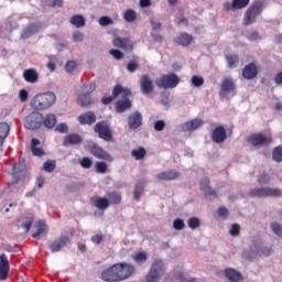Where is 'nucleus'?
Returning a JSON list of instances; mask_svg holds the SVG:
<instances>
[{
    "mask_svg": "<svg viewBox=\"0 0 282 282\" xmlns=\"http://www.w3.org/2000/svg\"><path fill=\"white\" fill-rule=\"evenodd\" d=\"M24 127L29 131H36L43 127V113L33 111L29 113L24 119Z\"/></svg>",
    "mask_w": 282,
    "mask_h": 282,
    "instance_id": "nucleus-8",
    "label": "nucleus"
},
{
    "mask_svg": "<svg viewBox=\"0 0 282 282\" xmlns=\"http://www.w3.org/2000/svg\"><path fill=\"white\" fill-rule=\"evenodd\" d=\"M249 197H282V189L279 187H256L249 191Z\"/></svg>",
    "mask_w": 282,
    "mask_h": 282,
    "instance_id": "nucleus-4",
    "label": "nucleus"
},
{
    "mask_svg": "<svg viewBox=\"0 0 282 282\" xmlns=\"http://www.w3.org/2000/svg\"><path fill=\"white\" fill-rule=\"evenodd\" d=\"M237 91V85L232 78L225 77L220 85V94H235Z\"/></svg>",
    "mask_w": 282,
    "mask_h": 282,
    "instance_id": "nucleus-21",
    "label": "nucleus"
},
{
    "mask_svg": "<svg viewBox=\"0 0 282 282\" xmlns=\"http://www.w3.org/2000/svg\"><path fill=\"white\" fill-rule=\"evenodd\" d=\"M10 274V261L6 253L0 254V281H6Z\"/></svg>",
    "mask_w": 282,
    "mask_h": 282,
    "instance_id": "nucleus-16",
    "label": "nucleus"
},
{
    "mask_svg": "<svg viewBox=\"0 0 282 282\" xmlns=\"http://www.w3.org/2000/svg\"><path fill=\"white\" fill-rule=\"evenodd\" d=\"M263 12V2L254 1L245 12L242 23L245 26L252 25Z\"/></svg>",
    "mask_w": 282,
    "mask_h": 282,
    "instance_id": "nucleus-3",
    "label": "nucleus"
},
{
    "mask_svg": "<svg viewBox=\"0 0 282 282\" xmlns=\"http://www.w3.org/2000/svg\"><path fill=\"white\" fill-rule=\"evenodd\" d=\"M83 143V137L78 133H69L63 140V147H76Z\"/></svg>",
    "mask_w": 282,
    "mask_h": 282,
    "instance_id": "nucleus-23",
    "label": "nucleus"
},
{
    "mask_svg": "<svg viewBox=\"0 0 282 282\" xmlns=\"http://www.w3.org/2000/svg\"><path fill=\"white\" fill-rule=\"evenodd\" d=\"M94 131L98 134L100 140H104L105 142H113V132H111V127L106 120L98 121L94 127Z\"/></svg>",
    "mask_w": 282,
    "mask_h": 282,
    "instance_id": "nucleus-7",
    "label": "nucleus"
},
{
    "mask_svg": "<svg viewBox=\"0 0 282 282\" xmlns=\"http://www.w3.org/2000/svg\"><path fill=\"white\" fill-rule=\"evenodd\" d=\"M112 94L115 98H118V96H121L123 100H127L129 96H131V89L122 87L120 84L116 85L112 89Z\"/></svg>",
    "mask_w": 282,
    "mask_h": 282,
    "instance_id": "nucleus-26",
    "label": "nucleus"
},
{
    "mask_svg": "<svg viewBox=\"0 0 282 282\" xmlns=\"http://www.w3.org/2000/svg\"><path fill=\"white\" fill-rule=\"evenodd\" d=\"M164 127H166V122H164V120H158L154 122L155 131H164Z\"/></svg>",
    "mask_w": 282,
    "mask_h": 282,
    "instance_id": "nucleus-60",
    "label": "nucleus"
},
{
    "mask_svg": "<svg viewBox=\"0 0 282 282\" xmlns=\"http://www.w3.org/2000/svg\"><path fill=\"white\" fill-rule=\"evenodd\" d=\"M56 131H58V133H67V131H69V128L65 123H59L56 127Z\"/></svg>",
    "mask_w": 282,
    "mask_h": 282,
    "instance_id": "nucleus-62",
    "label": "nucleus"
},
{
    "mask_svg": "<svg viewBox=\"0 0 282 282\" xmlns=\"http://www.w3.org/2000/svg\"><path fill=\"white\" fill-rule=\"evenodd\" d=\"M140 85L141 91L145 96H149V94H153V89H155V87L153 86V80H151V77H149V75H143L141 77Z\"/></svg>",
    "mask_w": 282,
    "mask_h": 282,
    "instance_id": "nucleus-19",
    "label": "nucleus"
},
{
    "mask_svg": "<svg viewBox=\"0 0 282 282\" xmlns=\"http://www.w3.org/2000/svg\"><path fill=\"white\" fill-rule=\"evenodd\" d=\"M95 206H96V208H98V210H107V208H109V206H110V203H109L108 198L99 197L95 202Z\"/></svg>",
    "mask_w": 282,
    "mask_h": 282,
    "instance_id": "nucleus-39",
    "label": "nucleus"
},
{
    "mask_svg": "<svg viewBox=\"0 0 282 282\" xmlns=\"http://www.w3.org/2000/svg\"><path fill=\"white\" fill-rule=\"evenodd\" d=\"M240 232H241V227L239 226V224H234L231 226V229L229 230V235L231 237H239Z\"/></svg>",
    "mask_w": 282,
    "mask_h": 282,
    "instance_id": "nucleus-52",
    "label": "nucleus"
},
{
    "mask_svg": "<svg viewBox=\"0 0 282 282\" xmlns=\"http://www.w3.org/2000/svg\"><path fill=\"white\" fill-rule=\"evenodd\" d=\"M91 241L93 243H96L97 246H99L101 241H105V237L102 235H96L91 237Z\"/></svg>",
    "mask_w": 282,
    "mask_h": 282,
    "instance_id": "nucleus-64",
    "label": "nucleus"
},
{
    "mask_svg": "<svg viewBox=\"0 0 282 282\" xmlns=\"http://www.w3.org/2000/svg\"><path fill=\"white\" fill-rule=\"evenodd\" d=\"M144 186H147V181L140 180L134 186L133 197L137 202H140L142 194L144 193Z\"/></svg>",
    "mask_w": 282,
    "mask_h": 282,
    "instance_id": "nucleus-31",
    "label": "nucleus"
},
{
    "mask_svg": "<svg viewBox=\"0 0 282 282\" xmlns=\"http://www.w3.org/2000/svg\"><path fill=\"white\" fill-rule=\"evenodd\" d=\"M270 228H271L272 232H274L276 235V237L282 238V226L279 225V223H271Z\"/></svg>",
    "mask_w": 282,
    "mask_h": 282,
    "instance_id": "nucleus-46",
    "label": "nucleus"
},
{
    "mask_svg": "<svg viewBox=\"0 0 282 282\" xmlns=\"http://www.w3.org/2000/svg\"><path fill=\"white\" fill-rule=\"evenodd\" d=\"M36 228H37L36 231L32 235L33 239L41 237V235H43V232H45V223L40 220L36 224Z\"/></svg>",
    "mask_w": 282,
    "mask_h": 282,
    "instance_id": "nucleus-44",
    "label": "nucleus"
},
{
    "mask_svg": "<svg viewBox=\"0 0 282 282\" xmlns=\"http://www.w3.org/2000/svg\"><path fill=\"white\" fill-rule=\"evenodd\" d=\"M113 20L107 15H104L99 18V25H102L104 28L107 25H112Z\"/></svg>",
    "mask_w": 282,
    "mask_h": 282,
    "instance_id": "nucleus-55",
    "label": "nucleus"
},
{
    "mask_svg": "<svg viewBox=\"0 0 282 282\" xmlns=\"http://www.w3.org/2000/svg\"><path fill=\"white\" fill-rule=\"evenodd\" d=\"M87 93L79 95L77 102L80 107H89L91 105V96L89 94L96 91V84L91 83L88 86H85Z\"/></svg>",
    "mask_w": 282,
    "mask_h": 282,
    "instance_id": "nucleus-12",
    "label": "nucleus"
},
{
    "mask_svg": "<svg viewBox=\"0 0 282 282\" xmlns=\"http://www.w3.org/2000/svg\"><path fill=\"white\" fill-rule=\"evenodd\" d=\"M226 61L229 69H235L239 65V55L237 53L227 54Z\"/></svg>",
    "mask_w": 282,
    "mask_h": 282,
    "instance_id": "nucleus-35",
    "label": "nucleus"
},
{
    "mask_svg": "<svg viewBox=\"0 0 282 282\" xmlns=\"http://www.w3.org/2000/svg\"><path fill=\"white\" fill-rule=\"evenodd\" d=\"M109 204H120L122 202V196L118 192L107 193Z\"/></svg>",
    "mask_w": 282,
    "mask_h": 282,
    "instance_id": "nucleus-38",
    "label": "nucleus"
},
{
    "mask_svg": "<svg viewBox=\"0 0 282 282\" xmlns=\"http://www.w3.org/2000/svg\"><path fill=\"white\" fill-rule=\"evenodd\" d=\"M123 19L127 23H133L138 19V13L133 9H128L123 12Z\"/></svg>",
    "mask_w": 282,
    "mask_h": 282,
    "instance_id": "nucleus-40",
    "label": "nucleus"
},
{
    "mask_svg": "<svg viewBox=\"0 0 282 282\" xmlns=\"http://www.w3.org/2000/svg\"><path fill=\"white\" fill-rule=\"evenodd\" d=\"M258 184L260 185L270 184V175L265 174V172L261 173L258 176Z\"/></svg>",
    "mask_w": 282,
    "mask_h": 282,
    "instance_id": "nucleus-51",
    "label": "nucleus"
},
{
    "mask_svg": "<svg viewBox=\"0 0 282 282\" xmlns=\"http://www.w3.org/2000/svg\"><path fill=\"white\" fill-rule=\"evenodd\" d=\"M132 104L130 99H123V100H118L116 102V111L117 113H124L127 109H131Z\"/></svg>",
    "mask_w": 282,
    "mask_h": 282,
    "instance_id": "nucleus-33",
    "label": "nucleus"
},
{
    "mask_svg": "<svg viewBox=\"0 0 282 282\" xmlns=\"http://www.w3.org/2000/svg\"><path fill=\"white\" fill-rule=\"evenodd\" d=\"M86 149L94 155V158H97V160H102L104 162H111L113 160V156H111L107 150L95 142H89L86 145Z\"/></svg>",
    "mask_w": 282,
    "mask_h": 282,
    "instance_id": "nucleus-9",
    "label": "nucleus"
},
{
    "mask_svg": "<svg viewBox=\"0 0 282 282\" xmlns=\"http://www.w3.org/2000/svg\"><path fill=\"white\" fill-rule=\"evenodd\" d=\"M185 226L184 220L181 218H176L173 223L174 230H184Z\"/></svg>",
    "mask_w": 282,
    "mask_h": 282,
    "instance_id": "nucleus-54",
    "label": "nucleus"
},
{
    "mask_svg": "<svg viewBox=\"0 0 282 282\" xmlns=\"http://www.w3.org/2000/svg\"><path fill=\"white\" fill-rule=\"evenodd\" d=\"M272 159L274 162H282V147H275L272 151Z\"/></svg>",
    "mask_w": 282,
    "mask_h": 282,
    "instance_id": "nucleus-43",
    "label": "nucleus"
},
{
    "mask_svg": "<svg viewBox=\"0 0 282 282\" xmlns=\"http://www.w3.org/2000/svg\"><path fill=\"white\" fill-rule=\"evenodd\" d=\"M128 127L131 131H135L142 127V113L140 111H134L129 115Z\"/></svg>",
    "mask_w": 282,
    "mask_h": 282,
    "instance_id": "nucleus-14",
    "label": "nucleus"
},
{
    "mask_svg": "<svg viewBox=\"0 0 282 282\" xmlns=\"http://www.w3.org/2000/svg\"><path fill=\"white\" fill-rule=\"evenodd\" d=\"M28 90L25 89H21L20 94H19V98L21 100V102H28Z\"/></svg>",
    "mask_w": 282,
    "mask_h": 282,
    "instance_id": "nucleus-63",
    "label": "nucleus"
},
{
    "mask_svg": "<svg viewBox=\"0 0 282 282\" xmlns=\"http://www.w3.org/2000/svg\"><path fill=\"white\" fill-rule=\"evenodd\" d=\"M202 124H204V121L202 119H193L183 123L182 129L183 131H195L199 129Z\"/></svg>",
    "mask_w": 282,
    "mask_h": 282,
    "instance_id": "nucleus-27",
    "label": "nucleus"
},
{
    "mask_svg": "<svg viewBox=\"0 0 282 282\" xmlns=\"http://www.w3.org/2000/svg\"><path fill=\"white\" fill-rule=\"evenodd\" d=\"M112 45L115 47H119V50H123L124 52L133 51V41H131L129 37L117 36L113 39Z\"/></svg>",
    "mask_w": 282,
    "mask_h": 282,
    "instance_id": "nucleus-13",
    "label": "nucleus"
},
{
    "mask_svg": "<svg viewBox=\"0 0 282 282\" xmlns=\"http://www.w3.org/2000/svg\"><path fill=\"white\" fill-rule=\"evenodd\" d=\"M74 69H76V62L75 61H68L65 65V70L68 74H72V72H74Z\"/></svg>",
    "mask_w": 282,
    "mask_h": 282,
    "instance_id": "nucleus-58",
    "label": "nucleus"
},
{
    "mask_svg": "<svg viewBox=\"0 0 282 282\" xmlns=\"http://www.w3.org/2000/svg\"><path fill=\"white\" fill-rule=\"evenodd\" d=\"M226 138H228V135L226 134V128H224L223 126H218L214 129L212 133L213 142H215L216 144H221V142H224Z\"/></svg>",
    "mask_w": 282,
    "mask_h": 282,
    "instance_id": "nucleus-20",
    "label": "nucleus"
},
{
    "mask_svg": "<svg viewBox=\"0 0 282 282\" xmlns=\"http://www.w3.org/2000/svg\"><path fill=\"white\" fill-rule=\"evenodd\" d=\"M164 272H166V265L164 264L163 259H155L148 272L145 280L148 282H156L160 276H163Z\"/></svg>",
    "mask_w": 282,
    "mask_h": 282,
    "instance_id": "nucleus-5",
    "label": "nucleus"
},
{
    "mask_svg": "<svg viewBox=\"0 0 282 282\" xmlns=\"http://www.w3.org/2000/svg\"><path fill=\"white\" fill-rule=\"evenodd\" d=\"M257 74H259V69L254 63L247 64L242 69V77L246 80H253V78H257Z\"/></svg>",
    "mask_w": 282,
    "mask_h": 282,
    "instance_id": "nucleus-17",
    "label": "nucleus"
},
{
    "mask_svg": "<svg viewBox=\"0 0 282 282\" xmlns=\"http://www.w3.org/2000/svg\"><path fill=\"white\" fill-rule=\"evenodd\" d=\"M131 155L132 158H134V160H144V156L147 155V150L143 147H140L137 150H132Z\"/></svg>",
    "mask_w": 282,
    "mask_h": 282,
    "instance_id": "nucleus-42",
    "label": "nucleus"
},
{
    "mask_svg": "<svg viewBox=\"0 0 282 282\" xmlns=\"http://www.w3.org/2000/svg\"><path fill=\"white\" fill-rule=\"evenodd\" d=\"M36 32H39V24L31 23L22 31L21 39H30V36H34Z\"/></svg>",
    "mask_w": 282,
    "mask_h": 282,
    "instance_id": "nucleus-30",
    "label": "nucleus"
},
{
    "mask_svg": "<svg viewBox=\"0 0 282 282\" xmlns=\"http://www.w3.org/2000/svg\"><path fill=\"white\" fill-rule=\"evenodd\" d=\"M200 191L204 192L206 199H213V197H217V192L210 188V178L204 177L200 183Z\"/></svg>",
    "mask_w": 282,
    "mask_h": 282,
    "instance_id": "nucleus-15",
    "label": "nucleus"
},
{
    "mask_svg": "<svg viewBox=\"0 0 282 282\" xmlns=\"http://www.w3.org/2000/svg\"><path fill=\"white\" fill-rule=\"evenodd\" d=\"M225 276L226 279H228V281L230 282H239L241 281V279H243V276L241 275V273H239L237 270L235 269H227L225 271Z\"/></svg>",
    "mask_w": 282,
    "mask_h": 282,
    "instance_id": "nucleus-32",
    "label": "nucleus"
},
{
    "mask_svg": "<svg viewBox=\"0 0 282 282\" xmlns=\"http://www.w3.org/2000/svg\"><path fill=\"white\" fill-rule=\"evenodd\" d=\"M191 83L194 87H202V85H204V77L194 75L192 76Z\"/></svg>",
    "mask_w": 282,
    "mask_h": 282,
    "instance_id": "nucleus-49",
    "label": "nucleus"
},
{
    "mask_svg": "<svg viewBox=\"0 0 282 282\" xmlns=\"http://www.w3.org/2000/svg\"><path fill=\"white\" fill-rule=\"evenodd\" d=\"M139 67H140V64H138V62H134V61H130L127 64V69L128 72H130V74H133V72H135Z\"/></svg>",
    "mask_w": 282,
    "mask_h": 282,
    "instance_id": "nucleus-56",
    "label": "nucleus"
},
{
    "mask_svg": "<svg viewBox=\"0 0 282 282\" xmlns=\"http://www.w3.org/2000/svg\"><path fill=\"white\" fill-rule=\"evenodd\" d=\"M43 169L46 171V173H53V171L56 169V161H46Z\"/></svg>",
    "mask_w": 282,
    "mask_h": 282,
    "instance_id": "nucleus-47",
    "label": "nucleus"
},
{
    "mask_svg": "<svg viewBox=\"0 0 282 282\" xmlns=\"http://www.w3.org/2000/svg\"><path fill=\"white\" fill-rule=\"evenodd\" d=\"M235 10H243L248 8L250 0H232Z\"/></svg>",
    "mask_w": 282,
    "mask_h": 282,
    "instance_id": "nucleus-45",
    "label": "nucleus"
},
{
    "mask_svg": "<svg viewBox=\"0 0 282 282\" xmlns=\"http://www.w3.org/2000/svg\"><path fill=\"white\" fill-rule=\"evenodd\" d=\"M95 171L96 173L105 175V173L109 171V167L107 166V163L105 161H98L95 163Z\"/></svg>",
    "mask_w": 282,
    "mask_h": 282,
    "instance_id": "nucleus-41",
    "label": "nucleus"
},
{
    "mask_svg": "<svg viewBox=\"0 0 282 282\" xmlns=\"http://www.w3.org/2000/svg\"><path fill=\"white\" fill-rule=\"evenodd\" d=\"M10 134V126L7 122H0V144H3V141Z\"/></svg>",
    "mask_w": 282,
    "mask_h": 282,
    "instance_id": "nucleus-36",
    "label": "nucleus"
},
{
    "mask_svg": "<svg viewBox=\"0 0 282 282\" xmlns=\"http://www.w3.org/2000/svg\"><path fill=\"white\" fill-rule=\"evenodd\" d=\"M25 161H19L17 164L13 165L12 184H19V182H21V177L19 175H21V173L25 175Z\"/></svg>",
    "mask_w": 282,
    "mask_h": 282,
    "instance_id": "nucleus-18",
    "label": "nucleus"
},
{
    "mask_svg": "<svg viewBox=\"0 0 282 282\" xmlns=\"http://www.w3.org/2000/svg\"><path fill=\"white\" fill-rule=\"evenodd\" d=\"M72 243V235L70 236H59L56 238L50 246L51 252H61L63 248H66V246H69Z\"/></svg>",
    "mask_w": 282,
    "mask_h": 282,
    "instance_id": "nucleus-11",
    "label": "nucleus"
},
{
    "mask_svg": "<svg viewBox=\"0 0 282 282\" xmlns=\"http://www.w3.org/2000/svg\"><path fill=\"white\" fill-rule=\"evenodd\" d=\"M23 78L26 83H39V73L34 68H29L23 72Z\"/></svg>",
    "mask_w": 282,
    "mask_h": 282,
    "instance_id": "nucleus-29",
    "label": "nucleus"
},
{
    "mask_svg": "<svg viewBox=\"0 0 282 282\" xmlns=\"http://www.w3.org/2000/svg\"><path fill=\"white\" fill-rule=\"evenodd\" d=\"M217 215H218V217H228V215H230V213L228 212V208L219 207L217 210Z\"/></svg>",
    "mask_w": 282,
    "mask_h": 282,
    "instance_id": "nucleus-61",
    "label": "nucleus"
},
{
    "mask_svg": "<svg viewBox=\"0 0 282 282\" xmlns=\"http://www.w3.org/2000/svg\"><path fill=\"white\" fill-rule=\"evenodd\" d=\"M133 272H135V267H133V264L119 262L104 270L100 274V279L105 282L127 281V279L133 276Z\"/></svg>",
    "mask_w": 282,
    "mask_h": 282,
    "instance_id": "nucleus-1",
    "label": "nucleus"
},
{
    "mask_svg": "<svg viewBox=\"0 0 282 282\" xmlns=\"http://www.w3.org/2000/svg\"><path fill=\"white\" fill-rule=\"evenodd\" d=\"M134 261H137V263H144V261H147V253L145 252H139L134 256Z\"/></svg>",
    "mask_w": 282,
    "mask_h": 282,
    "instance_id": "nucleus-59",
    "label": "nucleus"
},
{
    "mask_svg": "<svg viewBox=\"0 0 282 282\" xmlns=\"http://www.w3.org/2000/svg\"><path fill=\"white\" fill-rule=\"evenodd\" d=\"M70 24L75 28H85V18L80 14H75L70 18Z\"/></svg>",
    "mask_w": 282,
    "mask_h": 282,
    "instance_id": "nucleus-37",
    "label": "nucleus"
},
{
    "mask_svg": "<svg viewBox=\"0 0 282 282\" xmlns=\"http://www.w3.org/2000/svg\"><path fill=\"white\" fill-rule=\"evenodd\" d=\"M96 120L97 117L94 111H87L78 116L79 124H88V127H91V124H95Z\"/></svg>",
    "mask_w": 282,
    "mask_h": 282,
    "instance_id": "nucleus-25",
    "label": "nucleus"
},
{
    "mask_svg": "<svg viewBox=\"0 0 282 282\" xmlns=\"http://www.w3.org/2000/svg\"><path fill=\"white\" fill-rule=\"evenodd\" d=\"M109 54H111L116 61H121V58H124V54L120 50L112 48L109 51Z\"/></svg>",
    "mask_w": 282,
    "mask_h": 282,
    "instance_id": "nucleus-53",
    "label": "nucleus"
},
{
    "mask_svg": "<svg viewBox=\"0 0 282 282\" xmlns=\"http://www.w3.org/2000/svg\"><path fill=\"white\" fill-rule=\"evenodd\" d=\"M187 224H188V228H191L192 230H196V228L200 225V221H199V218L192 217L188 219Z\"/></svg>",
    "mask_w": 282,
    "mask_h": 282,
    "instance_id": "nucleus-50",
    "label": "nucleus"
},
{
    "mask_svg": "<svg viewBox=\"0 0 282 282\" xmlns=\"http://www.w3.org/2000/svg\"><path fill=\"white\" fill-rule=\"evenodd\" d=\"M248 142L249 144H252V147H268V144H271L272 142V135L263 133H252L248 138Z\"/></svg>",
    "mask_w": 282,
    "mask_h": 282,
    "instance_id": "nucleus-10",
    "label": "nucleus"
},
{
    "mask_svg": "<svg viewBox=\"0 0 282 282\" xmlns=\"http://www.w3.org/2000/svg\"><path fill=\"white\" fill-rule=\"evenodd\" d=\"M57 121H58V119L56 118V115L48 113V115H46L45 118L43 117L42 124H44V127H46V129H54V127H56Z\"/></svg>",
    "mask_w": 282,
    "mask_h": 282,
    "instance_id": "nucleus-34",
    "label": "nucleus"
},
{
    "mask_svg": "<svg viewBox=\"0 0 282 282\" xmlns=\"http://www.w3.org/2000/svg\"><path fill=\"white\" fill-rule=\"evenodd\" d=\"M180 175H182L180 172L175 170H170L158 174L156 180H159L160 182H173V180H177Z\"/></svg>",
    "mask_w": 282,
    "mask_h": 282,
    "instance_id": "nucleus-24",
    "label": "nucleus"
},
{
    "mask_svg": "<svg viewBox=\"0 0 282 282\" xmlns=\"http://www.w3.org/2000/svg\"><path fill=\"white\" fill-rule=\"evenodd\" d=\"M247 39H248V41H251V42L261 41V35L259 34L258 31H253V32L249 33Z\"/></svg>",
    "mask_w": 282,
    "mask_h": 282,
    "instance_id": "nucleus-57",
    "label": "nucleus"
},
{
    "mask_svg": "<svg viewBox=\"0 0 282 282\" xmlns=\"http://www.w3.org/2000/svg\"><path fill=\"white\" fill-rule=\"evenodd\" d=\"M55 104L56 94L47 91L36 95L31 101V107L36 109V111H45V109H50V107L54 106Z\"/></svg>",
    "mask_w": 282,
    "mask_h": 282,
    "instance_id": "nucleus-2",
    "label": "nucleus"
},
{
    "mask_svg": "<svg viewBox=\"0 0 282 282\" xmlns=\"http://www.w3.org/2000/svg\"><path fill=\"white\" fill-rule=\"evenodd\" d=\"M193 41V35L186 32H182L176 37H174V43L176 45H181L182 47H188V45H192Z\"/></svg>",
    "mask_w": 282,
    "mask_h": 282,
    "instance_id": "nucleus-22",
    "label": "nucleus"
},
{
    "mask_svg": "<svg viewBox=\"0 0 282 282\" xmlns=\"http://www.w3.org/2000/svg\"><path fill=\"white\" fill-rule=\"evenodd\" d=\"M39 144H41V141L36 138H33L31 140V151L35 158H43V155H45V150H43V148H37Z\"/></svg>",
    "mask_w": 282,
    "mask_h": 282,
    "instance_id": "nucleus-28",
    "label": "nucleus"
},
{
    "mask_svg": "<svg viewBox=\"0 0 282 282\" xmlns=\"http://www.w3.org/2000/svg\"><path fill=\"white\" fill-rule=\"evenodd\" d=\"M82 169H89L90 166H94V161H91L90 158L84 156L79 162Z\"/></svg>",
    "mask_w": 282,
    "mask_h": 282,
    "instance_id": "nucleus-48",
    "label": "nucleus"
},
{
    "mask_svg": "<svg viewBox=\"0 0 282 282\" xmlns=\"http://www.w3.org/2000/svg\"><path fill=\"white\" fill-rule=\"evenodd\" d=\"M155 85L159 89H175L180 85V78L175 73H170L156 79Z\"/></svg>",
    "mask_w": 282,
    "mask_h": 282,
    "instance_id": "nucleus-6",
    "label": "nucleus"
}]
</instances>
